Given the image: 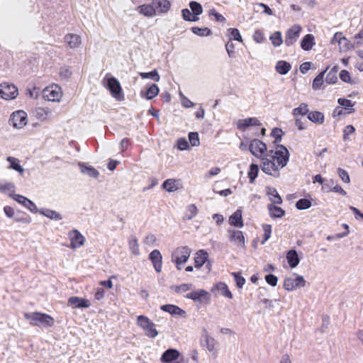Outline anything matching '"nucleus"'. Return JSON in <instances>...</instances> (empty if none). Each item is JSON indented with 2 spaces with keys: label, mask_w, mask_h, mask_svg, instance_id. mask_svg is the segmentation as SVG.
Here are the masks:
<instances>
[{
  "label": "nucleus",
  "mask_w": 363,
  "mask_h": 363,
  "mask_svg": "<svg viewBox=\"0 0 363 363\" xmlns=\"http://www.w3.org/2000/svg\"><path fill=\"white\" fill-rule=\"evenodd\" d=\"M145 331V333L150 337V338H154L157 335V331L155 328V324L152 323L151 324V326H148V328H146L143 329Z\"/></svg>",
  "instance_id": "nucleus-59"
},
{
  "label": "nucleus",
  "mask_w": 363,
  "mask_h": 363,
  "mask_svg": "<svg viewBox=\"0 0 363 363\" xmlns=\"http://www.w3.org/2000/svg\"><path fill=\"white\" fill-rule=\"evenodd\" d=\"M234 49H235L234 44L233 43L232 41L229 40L225 44V50L228 52L229 57H230V58H234L235 57V52Z\"/></svg>",
  "instance_id": "nucleus-61"
},
{
  "label": "nucleus",
  "mask_w": 363,
  "mask_h": 363,
  "mask_svg": "<svg viewBox=\"0 0 363 363\" xmlns=\"http://www.w3.org/2000/svg\"><path fill=\"white\" fill-rule=\"evenodd\" d=\"M109 74H107L104 80H106V86L110 91L111 95L116 99L120 100L123 98L122 88L118 80L113 77H108Z\"/></svg>",
  "instance_id": "nucleus-2"
},
{
  "label": "nucleus",
  "mask_w": 363,
  "mask_h": 363,
  "mask_svg": "<svg viewBox=\"0 0 363 363\" xmlns=\"http://www.w3.org/2000/svg\"><path fill=\"white\" fill-rule=\"evenodd\" d=\"M67 304L74 308H86L90 306V303L87 299L78 296H72L69 298Z\"/></svg>",
  "instance_id": "nucleus-17"
},
{
  "label": "nucleus",
  "mask_w": 363,
  "mask_h": 363,
  "mask_svg": "<svg viewBox=\"0 0 363 363\" xmlns=\"http://www.w3.org/2000/svg\"><path fill=\"white\" fill-rule=\"evenodd\" d=\"M340 78L344 82L349 83L350 84H355V82L351 79L350 72L345 69L340 72Z\"/></svg>",
  "instance_id": "nucleus-55"
},
{
  "label": "nucleus",
  "mask_w": 363,
  "mask_h": 363,
  "mask_svg": "<svg viewBox=\"0 0 363 363\" xmlns=\"http://www.w3.org/2000/svg\"><path fill=\"white\" fill-rule=\"evenodd\" d=\"M65 42L73 49L78 48L82 43L81 37L77 34L68 33L65 36Z\"/></svg>",
  "instance_id": "nucleus-20"
},
{
  "label": "nucleus",
  "mask_w": 363,
  "mask_h": 363,
  "mask_svg": "<svg viewBox=\"0 0 363 363\" xmlns=\"http://www.w3.org/2000/svg\"><path fill=\"white\" fill-rule=\"evenodd\" d=\"M139 75L143 79H151L155 82H159L160 79V77L156 69H153L150 72H140Z\"/></svg>",
  "instance_id": "nucleus-43"
},
{
  "label": "nucleus",
  "mask_w": 363,
  "mask_h": 363,
  "mask_svg": "<svg viewBox=\"0 0 363 363\" xmlns=\"http://www.w3.org/2000/svg\"><path fill=\"white\" fill-rule=\"evenodd\" d=\"M355 132V128L352 125H347L343 130V139L344 140H349V135L353 134Z\"/></svg>",
  "instance_id": "nucleus-62"
},
{
  "label": "nucleus",
  "mask_w": 363,
  "mask_h": 363,
  "mask_svg": "<svg viewBox=\"0 0 363 363\" xmlns=\"http://www.w3.org/2000/svg\"><path fill=\"white\" fill-rule=\"evenodd\" d=\"M289 155V152L284 145H277L274 152V162L277 161L278 165L283 168L287 164Z\"/></svg>",
  "instance_id": "nucleus-3"
},
{
  "label": "nucleus",
  "mask_w": 363,
  "mask_h": 363,
  "mask_svg": "<svg viewBox=\"0 0 363 363\" xmlns=\"http://www.w3.org/2000/svg\"><path fill=\"white\" fill-rule=\"evenodd\" d=\"M328 69H329V66H328L325 70L320 72L315 77V79L313 81V84H312V87L314 90H318V89H320L321 86L323 85V84L324 82L323 78H324L325 74L326 73V72L328 71Z\"/></svg>",
  "instance_id": "nucleus-39"
},
{
  "label": "nucleus",
  "mask_w": 363,
  "mask_h": 363,
  "mask_svg": "<svg viewBox=\"0 0 363 363\" xmlns=\"http://www.w3.org/2000/svg\"><path fill=\"white\" fill-rule=\"evenodd\" d=\"M27 123V114L23 111L13 112L9 118V124L16 128H21Z\"/></svg>",
  "instance_id": "nucleus-6"
},
{
  "label": "nucleus",
  "mask_w": 363,
  "mask_h": 363,
  "mask_svg": "<svg viewBox=\"0 0 363 363\" xmlns=\"http://www.w3.org/2000/svg\"><path fill=\"white\" fill-rule=\"evenodd\" d=\"M264 279L269 285H270L272 286H277V281H278V278L275 275H274L272 274H269L265 276Z\"/></svg>",
  "instance_id": "nucleus-63"
},
{
  "label": "nucleus",
  "mask_w": 363,
  "mask_h": 363,
  "mask_svg": "<svg viewBox=\"0 0 363 363\" xmlns=\"http://www.w3.org/2000/svg\"><path fill=\"white\" fill-rule=\"evenodd\" d=\"M38 212L54 220H60L62 218L60 213L50 208H41Z\"/></svg>",
  "instance_id": "nucleus-34"
},
{
  "label": "nucleus",
  "mask_w": 363,
  "mask_h": 363,
  "mask_svg": "<svg viewBox=\"0 0 363 363\" xmlns=\"http://www.w3.org/2000/svg\"><path fill=\"white\" fill-rule=\"evenodd\" d=\"M301 30V26L297 24L289 28L285 34V45L288 47L294 45L299 38Z\"/></svg>",
  "instance_id": "nucleus-7"
},
{
  "label": "nucleus",
  "mask_w": 363,
  "mask_h": 363,
  "mask_svg": "<svg viewBox=\"0 0 363 363\" xmlns=\"http://www.w3.org/2000/svg\"><path fill=\"white\" fill-rule=\"evenodd\" d=\"M231 275L233 277L238 288L241 289L245 284V279L240 275L239 272H232Z\"/></svg>",
  "instance_id": "nucleus-53"
},
{
  "label": "nucleus",
  "mask_w": 363,
  "mask_h": 363,
  "mask_svg": "<svg viewBox=\"0 0 363 363\" xmlns=\"http://www.w3.org/2000/svg\"><path fill=\"white\" fill-rule=\"evenodd\" d=\"M228 32H229V33L230 35V41H232L233 40H238V41H240V42L242 41V36H241L238 29H237V28H229L228 29Z\"/></svg>",
  "instance_id": "nucleus-56"
},
{
  "label": "nucleus",
  "mask_w": 363,
  "mask_h": 363,
  "mask_svg": "<svg viewBox=\"0 0 363 363\" xmlns=\"http://www.w3.org/2000/svg\"><path fill=\"white\" fill-rule=\"evenodd\" d=\"M198 213L197 207L194 204H190L187 206L184 219L191 220L196 216Z\"/></svg>",
  "instance_id": "nucleus-41"
},
{
  "label": "nucleus",
  "mask_w": 363,
  "mask_h": 363,
  "mask_svg": "<svg viewBox=\"0 0 363 363\" xmlns=\"http://www.w3.org/2000/svg\"><path fill=\"white\" fill-rule=\"evenodd\" d=\"M25 317L30 321V324L37 326L50 327L54 323V319L45 313L38 312L26 313Z\"/></svg>",
  "instance_id": "nucleus-1"
},
{
  "label": "nucleus",
  "mask_w": 363,
  "mask_h": 363,
  "mask_svg": "<svg viewBox=\"0 0 363 363\" xmlns=\"http://www.w3.org/2000/svg\"><path fill=\"white\" fill-rule=\"evenodd\" d=\"M9 191L11 192L15 191V185L12 182H6L4 184L0 183V191L5 192Z\"/></svg>",
  "instance_id": "nucleus-60"
},
{
  "label": "nucleus",
  "mask_w": 363,
  "mask_h": 363,
  "mask_svg": "<svg viewBox=\"0 0 363 363\" xmlns=\"http://www.w3.org/2000/svg\"><path fill=\"white\" fill-rule=\"evenodd\" d=\"M137 323L143 329H145L148 328V326H151L152 322L145 315H139L137 319Z\"/></svg>",
  "instance_id": "nucleus-50"
},
{
  "label": "nucleus",
  "mask_w": 363,
  "mask_h": 363,
  "mask_svg": "<svg viewBox=\"0 0 363 363\" xmlns=\"http://www.w3.org/2000/svg\"><path fill=\"white\" fill-rule=\"evenodd\" d=\"M189 7L191 10L192 11L193 13L196 16H199L203 12V8L201 4H199L197 1H191L189 3Z\"/></svg>",
  "instance_id": "nucleus-51"
},
{
  "label": "nucleus",
  "mask_w": 363,
  "mask_h": 363,
  "mask_svg": "<svg viewBox=\"0 0 363 363\" xmlns=\"http://www.w3.org/2000/svg\"><path fill=\"white\" fill-rule=\"evenodd\" d=\"M149 259L152 263L155 270L158 273L160 272L162 267V256L160 250H152L149 255Z\"/></svg>",
  "instance_id": "nucleus-15"
},
{
  "label": "nucleus",
  "mask_w": 363,
  "mask_h": 363,
  "mask_svg": "<svg viewBox=\"0 0 363 363\" xmlns=\"http://www.w3.org/2000/svg\"><path fill=\"white\" fill-rule=\"evenodd\" d=\"M208 259V254L203 250H200L196 253V256L194 258L195 267L201 268Z\"/></svg>",
  "instance_id": "nucleus-28"
},
{
  "label": "nucleus",
  "mask_w": 363,
  "mask_h": 363,
  "mask_svg": "<svg viewBox=\"0 0 363 363\" xmlns=\"http://www.w3.org/2000/svg\"><path fill=\"white\" fill-rule=\"evenodd\" d=\"M261 160L260 167L262 172L274 177H279L280 176L279 169L274 160L264 157H262Z\"/></svg>",
  "instance_id": "nucleus-5"
},
{
  "label": "nucleus",
  "mask_w": 363,
  "mask_h": 363,
  "mask_svg": "<svg viewBox=\"0 0 363 363\" xmlns=\"http://www.w3.org/2000/svg\"><path fill=\"white\" fill-rule=\"evenodd\" d=\"M307 118L314 123L322 124L324 122V114L320 111H309Z\"/></svg>",
  "instance_id": "nucleus-37"
},
{
  "label": "nucleus",
  "mask_w": 363,
  "mask_h": 363,
  "mask_svg": "<svg viewBox=\"0 0 363 363\" xmlns=\"http://www.w3.org/2000/svg\"><path fill=\"white\" fill-rule=\"evenodd\" d=\"M179 355L180 353L177 350L169 348L162 353L160 360L166 362L176 361L178 360Z\"/></svg>",
  "instance_id": "nucleus-19"
},
{
  "label": "nucleus",
  "mask_w": 363,
  "mask_h": 363,
  "mask_svg": "<svg viewBox=\"0 0 363 363\" xmlns=\"http://www.w3.org/2000/svg\"><path fill=\"white\" fill-rule=\"evenodd\" d=\"M128 245L130 250L133 254L138 255L140 254L139 245L138 243V239L135 236H131L128 241Z\"/></svg>",
  "instance_id": "nucleus-42"
},
{
  "label": "nucleus",
  "mask_w": 363,
  "mask_h": 363,
  "mask_svg": "<svg viewBox=\"0 0 363 363\" xmlns=\"http://www.w3.org/2000/svg\"><path fill=\"white\" fill-rule=\"evenodd\" d=\"M291 69V66L290 63L284 60L278 61L275 67L276 71L282 75L286 74Z\"/></svg>",
  "instance_id": "nucleus-36"
},
{
  "label": "nucleus",
  "mask_w": 363,
  "mask_h": 363,
  "mask_svg": "<svg viewBox=\"0 0 363 363\" xmlns=\"http://www.w3.org/2000/svg\"><path fill=\"white\" fill-rule=\"evenodd\" d=\"M259 172V167L257 164H252L250 166V169L248 172V176L250 179V183H253L255 179L257 178Z\"/></svg>",
  "instance_id": "nucleus-46"
},
{
  "label": "nucleus",
  "mask_w": 363,
  "mask_h": 363,
  "mask_svg": "<svg viewBox=\"0 0 363 363\" xmlns=\"http://www.w3.org/2000/svg\"><path fill=\"white\" fill-rule=\"evenodd\" d=\"M267 194L269 196V200L273 203L276 204H281L282 203V199L278 194L277 189L274 187L267 186Z\"/></svg>",
  "instance_id": "nucleus-32"
},
{
  "label": "nucleus",
  "mask_w": 363,
  "mask_h": 363,
  "mask_svg": "<svg viewBox=\"0 0 363 363\" xmlns=\"http://www.w3.org/2000/svg\"><path fill=\"white\" fill-rule=\"evenodd\" d=\"M215 290H218L220 291V294L228 297V298H233V294L230 292V291L228 289V287L226 284L224 282H219L217 284H216L211 289V291L213 292Z\"/></svg>",
  "instance_id": "nucleus-33"
},
{
  "label": "nucleus",
  "mask_w": 363,
  "mask_h": 363,
  "mask_svg": "<svg viewBox=\"0 0 363 363\" xmlns=\"http://www.w3.org/2000/svg\"><path fill=\"white\" fill-rule=\"evenodd\" d=\"M79 166L80 167L81 172L87 174L90 177L97 178L99 175V171L92 166H86L82 162H79Z\"/></svg>",
  "instance_id": "nucleus-30"
},
{
  "label": "nucleus",
  "mask_w": 363,
  "mask_h": 363,
  "mask_svg": "<svg viewBox=\"0 0 363 363\" xmlns=\"http://www.w3.org/2000/svg\"><path fill=\"white\" fill-rule=\"evenodd\" d=\"M229 223L231 225L237 228H242L244 225L242 211L238 209L229 218Z\"/></svg>",
  "instance_id": "nucleus-23"
},
{
  "label": "nucleus",
  "mask_w": 363,
  "mask_h": 363,
  "mask_svg": "<svg viewBox=\"0 0 363 363\" xmlns=\"http://www.w3.org/2000/svg\"><path fill=\"white\" fill-rule=\"evenodd\" d=\"M177 147L180 150H185L189 148V143L184 138H180L177 140Z\"/></svg>",
  "instance_id": "nucleus-64"
},
{
  "label": "nucleus",
  "mask_w": 363,
  "mask_h": 363,
  "mask_svg": "<svg viewBox=\"0 0 363 363\" xmlns=\"http://www.w3.org/2000/svg\"><path fill=\"white\" fill-rule=\"evenodd\" d=\"M189 140L191 146L197 147L200 144L199 134L196 132H190L189 133Z\"/></svg>",
  "instance_id": "nucleus-54"
},
{
  "label": "nucleus",
  "mask_w": 363,
  "mask_h": 363,
  "mask_svg": "<svg viewBox=\"0 0 363 363\" xmlns=\"http://www.w3.org/2000/svg\"><path fill=\"white\" fill-rule=\"evenodd\" d=\"M286 258L291 268H295L300 262L298 253L296 250H290L287 252Z\"/></svg>",
  "instance_id": "nucleus-25"
},
{
  "label": "nucleus",
  "mask_w": 363,
  "mask_h": 363,
  "mask_svg": "<svg viewBox=\"0 0 363 363\" xmlns=\"http://www.w3.org/2000/svg\"><path fill=\"white\" fill-rule=\"evenodd\" d=\"M70 238V246L72 249L78 248L82 246L85 242V238L76 229H73L69 233Z\"/></svg>",
  "instance_id": "nucleus-14"
},
{
  "label": "nucleus",
  "mask_w": 363,
  "mask_h": 363,
  "mask_svg": "<svg viewBox=\"0 0 363 363\" xmlns=\"http://www.w3.org/2000/svg\"><path fill=\"white\" fill-rule=\"evenodd\" d=\"M314 45L315 38L312 34L306 35L301 42V48L306 51L311 50Z\"/></svg>",
  "instance_id": "nucleus-27"
},
{
  "label": "nucleus",
  "mask_w": 363,
  "mask_h": 363,
  "mask_svg": "<svg viewBox=\"0 0 363 363\" xmlns=\"http://www.w3.org/2000/svg\"><path fill=\"white\" fill-rule=\"evenodd\" d=\"M159 88L156 84H152L147 90L140 91V96L151 100L159 94Z\"/></svg>",
  "instance_id": "nucleus-22"
},
{
  "label": "nucleus",
  "mask_w": 363,
  "mask_h": 363,
  "mask_svg": "<svg viewBox=\"0 0 363 363\" xmlns=\"http://www.w3.org/2000/svg\"><path fill=\"white\" fill-rule=\"evenodd\" d=\"M160 309L164 312L169 313L172 316L185 318L186 315V313L184 310L173 304L162 305L161 306Z\"/></svg>",
  "instance_id": "nucleus-16"
},
{
  "label": "nucleus",
  "mask_w": 363,
  "mask_h": 363,
  "mask_svg": "<svg viewBox=\"0 0 363 363\" xmlns=\"http://www.w3.org/2000/svg\"><path fill=\"white\" fill-rule=\"evenodd\" d=\"M13 198L15 201H16L18 203L23 205L31 212H33V213L38 212L36 205L31 200L28 199V198H26L23 196H21V195H19V194H15L13 196Z\"/></svg>",
  "instance_id": "nucleus-18"
},
{
  "label": "nucleus",
  "mask_w": 363,
  "mask_h": 363,
  "mask_svg": "<svg viewBox=\"0 0 363 363\" xmlns=\"http://www.w3.org/2000/svg\"><path fill=\"white\" fill-rule=\"evenodd\" d=\"M61 96L62 92L58 86L47 87L43 90V98L49 101H59Z\"/></svg>",
  "instance_id": "nucleus-10"
},
{
  "label": "nucleus",
  "mask_w": 363,
  "mask_h": 363,
  "mask_svg": "<svg viewBox=\"0 0 363 363\" xmlns=\"http://www.w3.org/2000/svg\"><path fill=\"white\" fill-rule=\"evenodd\" d=\"M309 113V109L308 108V105L305 103H302L300 106L293 110V114L294 116H305L308 115Z\"/></svg>",
  "instance_id": "nucleus-48"
},
{
  "label": "nucleus",
  "mask_w": 363,
  "mask_h": 363,
  "mask_svg": "<svg viewBox=\"0 0 363 363\" xmlns=\"http://www.w3.org/2000/svg\"><path fill=\"white\" fill-rule=\"evenodd\" d=\"M153 7L155 12L167 13L170 9V2L168 0H152Z\"/></svg>",
  "instance_id": "nucleus-24"
},
{
  "label": "nucleus",
  "mask_w": 363,
  "mask_h": 363,
  "mask_svg": "<svg viewBox=\"0 0 363 363\" xmlns=\"http://www.w3.org/2000/svg\"><path fill=\"white\" fill-rule=\"evenodd\" d=\"M191 284H182L179 286H172L171 289L174 290L177 294H182L191 289Z\"/></svg>",
  "instance_id": "nucleus-49"
},
{
  "label": "nucleus",
  "mask_w": 363,
  "mask_h": 363,
  "mask_svg": "<svg viewBox=\"0 0 363 363\" xmlns=\"http://www.w3.org/2000/svg\"><path fill=\"white\" fill-rule=\"evenodd\" d=\"M267 209L269 212L270 217L272 218H279L285 215V211L284 209L273 203L268 204Z\"/></svg>",
  "instance_id": "nucleus-26"
},
{
  "label": "nucleus",
  "mask_w": 363,
  "mask_h": 363,
  "mask_svg": "<svg viewBox=\"0 0 363 363\" xmlns=\"http://www.w3.org/2000/svg\"><path fill=\"white\" fill-rule=\"evenodd\" d=\"M6 160L10 163L9 168L19 172L21 175L23 174L24 169L20 164V161L18 159L11 156H9L6 158Z\"/></svg>",
  "instance_id": "nucleus-35"
},
{
  "label": "nucleus",
  "mask_w": 363,
  "mask_h": 363,
  "mask_svg": "<svg viewBox=\"0 0 363 363\" xmlns=\"http://www.w3.org/2000/svg\"><path fill=\"white\" fill-rule=\"evenodd\" d=\"M249 151L255 157L262 158L267 152V145L258 139H252L250 140Z\"/></svg>",
  "instance_id": "nucleus-4"
},
{
  "label": "nucleus",
  "mask_w": 363,
  "mask_h": 363,
  "mask_svg": "<svg viewBox=\"0 0 363 363\" xmlns=\"http://www.w3.org/2000/svg\"><path fill=\"white\" fill-rule=\"evenodd\" d=\"M284 134V132L281 128H274L272 129L271 135L274 138V143L279 145L282 139V135Z\"/></svg>",
  "instance_id": "nucleus-52"
},
{
  "label": "nucleus",
  "mask_w": 363,
  "mask_h": 363,
  "mask_svg": "<svg viewBox=\"0 0 363 363\" xmlns=\"http://www.w3.org/2000/svg\"><path fill=\"white\" fill-rule=\"evenodd\" d=\"M294 275H296V277H286L284 279V288L288 291H291L298 287H303L306 285V280L302 276L296 274H294Z\"/></svg>",
  "instance_id": "nucleus-8"
},
{
  "label": "nucleus",
  "mask_w": 363,
  "mask_h": 363,
  "mask_svg": "<svg viewBox=\"0 0 363 363\" xmlns=\"http://www.w3.org/2000/svg\"><path fill=\"white\" fill-rule=\"evenodd\" d=\"M175 254L177 255V256L176 257V259H175V263L177 264V269L180 270L182 269V267H179V265L187 262V260L190 256V254H191V250L187 246H183V247H179L177 250Z\"/></svg>",
  "instance_id": "nucleus-11"
},
{
  "label": "nucleus",
  "mask_w": 363,
  "mask_h": 363,
  "mask_svg": "<svg viewBox=\"0 0 363 363\" xmlns=\"http://www.w3.org/2000/svg\"><path fill=\"white\" fill-rule=\"evenodd\" d=\"M191 30L194 34L201 37L209 36L212 33L211 29L206 27L199 28L194 26L191 28Z\"/></svg>",
  "instance_id": "nucleus-40"
},
{
  "label": "nucleus",
  "mask_w": 363,
  "mask_h": 363,
  "mask_svg": "<svg viewBox=\"0 0 363 363\" xmlns=\"http://www.w3.org/2000/svg\"><path fill=\"white\" fill-rule=\"evenodd\" d=\"M338 44L340 50L347 51L354 49L355 47H359L362 43L360 41L357 40L356 43L352 44L346 37L342 36L339 38Z\"/></svg>",
  "instance_id": "nucleus-21"
},
{
  "label": "nucleus",
  "mask_w": 363,
  "mask_h": 363,
  "mask_svg": "<svg viewBox=\"0 0 363 363\" xmlns=\"http://www.w3.org/2000/svg\"><path fill=\"white\" fill-rule=\"evenodd\" d=\"M18 91L13 84L3 83L0 84V96L4 99H14L17 97Z\"/></svg>",
  "instance_id": "nucleus-9"
},
{
  "label": "nucleus",
  "mask_w": 363,
  "mask_h": 363,
  "mask_svg": "<svg viewBox=\"0 0 363 363\" xmlns=\"http://www.w3.org/2000/svg\"><path fill=\"white\" fill-rule=\"evenodd\" d=\"M272 45L274 47H279L283 43L281 33L280 31L274 32L269 38Z\"/></svg>",
  "instance_id": "nucleus-44"
},
{
  "label": "nucleus",
  "mask_w": 363,
  "mask_h": 363,
  "mask_svg": "<svg viewBox=\"0 0 363 363\" xmlns=\"http://www.w3.org/2000/svg\"><path fill=\"white\" fill-rule=\"evenodd\" d=\"M262 228H263V230H264V235H263V237H264V239L262 241V244H264V242L269 240V238H270L271 236V233H272V225H269V224H264L262 225Z\"/></svg>",
  "instance_id": "nucleus-57"
},
{
  "label": "nucleus",
  "mask_w": 363,
  "mask_h": 363,
  "mask_svg": "<svg viewBox=\"0 0 363 363\" xmlns=\"http://www.w3.org/2000/svg\"><path fill=\"white\" fill-rule=\"evenodd\" d=\"M337 174L340 178L345 183H350V178L349 176L348 172L342 168L337 169Z\"/></svg>",
  "instance_id": "nucleus-58"
},
{
  "label": "nucleus",
  "mask_w": 363,
  "mask_h": 363,
  "mask_svg": "<svg viewBox=\"0 0 363 363\" xmlns=\"http://www.w3.org/2000/svg\"><path fill=\"white\" fill-rule=\"evenodd\" d=\"M337 103L340 106V107L345 110V112L347 113H352L355 111V109L353 108L354 106V103L352 102V101L345 99L340 98L337 99Z\"/></svg>",
  "instance_id": "nucleus-29"
},
{
  "label": "nucleus",
  "mask_w": 363,
  "mask_h": 363,
  "mask_svg": "<svg viewBox=\"0 0 363 363\" xmlns=\"http://www.w3.org/2000/svg\"><path fill=\"white\" fill-rule=\"evenodd\" d=\"M138 12L145 16L152 17L154 16L156 13L155 11V7H153L152 3L150 4H143L139 6L137 9Z\"/></svg>",
  "instance_id": "nucleus-31"
},
{
  "label": "nucleus",
  "mask_w": 363,
  "mask_h": 363,
  "mask_svg": "<svg viewBox=\"0 0 363 363\" xmlns=\"http://www.w3.org/2000/svg\"><path fill=\"white\" fill-rule=\"evenodd\" d=\"M228 237L230 242H234L238 247H245V237L242 231L229 229L228 230Z\"/></svg>",
  "instance_id": "nucleus-12"
},
{
  "label": "nucleus",
  "mask_w": 363,
  "mask_h": 363,
  "mask_svg": "<svg viewBox=\"0 0 363 363\" xmlns=\"http://www.w3.org/2000/svg\"><path fill=\"white\" fill-rule=\"evenodd\" d=\"M202 347H206L213 355L217 353L218 342H201Z\"/></svg>",
  "instance_id": "nucleus-45"
},
{
  "label": "nucleus",
  "mask_w": 363,
  "mask_h": 363,
  "mask_svg": "<svg viewBox=\"0 0 363 363\" xmlns=\"http://www.w3.org/2000/svg\"><path fill=\"white\" fill-rule=\"evenodd\" d=\"M210 297L211 296L209 293L204 289L191 291L186 295V298L199 303H203L204 301H209Z\"/></svg>",
  "instance_id": "nucleus-13"
},
{
  "label": "nucleus",
  "mask_w": 363,
  "mask_h": 363,
  "mask_svg": "<svg viewBox=\"0 0 363 363\" xmlns=\"http://www.w3.org/2000/svg\"><path fill=\"white\" fill-rule=\"evenodd\" d=\"M162 186L164 189H165L168 192H173V191H177L179 189L178 182L174 179H166L163 182Z\"/></svg>",
  "instance_id": "nucleus-38"
},
{
  "label": "nucleus",
  "mask_w": 363,
  "mask_h": 363,
  "mask_svg": "<svg viewBox=\"0 0 363 363\" xmlns=\"http://www.w3.org/2000/svg\"><path fill=\"white\" fill-rule=\"evenodd\" d=\"M312 205L311 200L308 199H300L296 203V207L298 210H306L309 208Z\"/></svg>",
  "instance_id": "nucleus-47"
}]
</instances>
